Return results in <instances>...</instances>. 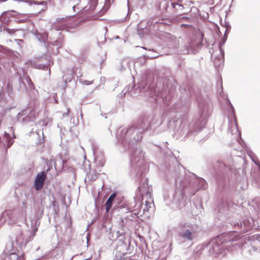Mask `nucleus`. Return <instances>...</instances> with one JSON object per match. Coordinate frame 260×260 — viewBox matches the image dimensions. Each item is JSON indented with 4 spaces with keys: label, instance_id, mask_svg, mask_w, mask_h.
Here are the masks:
<instances>
[{
    "label": "nucleus",
    "instance_id": "f257e3e1",
    "mask_svg": "<svg viewBox=\"0 0 260 260\" xmlns=\"http://www.w3.org/2000/svg\"><path fill=\"white\" fill-rule=\"evenodd\" d=\"M148 118L143 117L135 125L126 128L120 127L116 134L117 141L124 151H128L132 169L141 177L147 171L148 165L144 161V153L137 143L143 138V132L148 129L150 124Z\"/></svg>",
    "mask_w": 260,
    "mask_h": 260
},
{
    "label": "nucleus",
    "instance_id": "f03ea898",
    "mask_svg": "<svg viewBox=\"0 0 260 260\" xmlns=\"http://www.w3.org/2000/svg\"><path fill=\"white\" fill-rule=\"evenodd\" d=\"M175 182L179 188L175 191H171L168 196L165 195L164 200L167 204H175L177 207H180L183 201V189L191 188L192 190L189 193L192 196L199 189H206L208 187L207 183L204 179L198 177L192 173L186 175L183 179H180L178 174H176Z\"/></svg>",
    "mask_w": 260,
    "mask_h": 260
},
{
    "label": "nucleus",
    "instance_id": "7ed1b4c3",
    "mask_svg": "<svg viewBox=\"0 0 260 260\" xmlns=\"http://www.w3.org/2000/svg\"><path fill=\"white\" fill-rule=\"evenodd\" d=\"M199 106L201 112L200 117L190 123L187 129L181 120L176 121V124L179 125L178 127H176L174 129V135L177 138L184 134L185 137H189L190 134H195L201 131L205 125L210 115V104L204 102L200 103Z\"/></svg>",
    "mask_w": 260,
    "mask_h": 260
},
{
    "label": "nucleus",
    "instance_id": "20e7f679",
    "mask_svg": "<svg viewBox=\"0 0 260 260\" xmlns=\"http://www.w3.org/2000/svg\"><path fill=\"white\" fill-rule=\"evenodd\" d=\"M139 93H144V95L152 98L156 104L163 103L165 105L169 104V102L171 98L170 91L164 85H162L161 89L159 88L156 91V88L153 86H148L144 81L139 84L133 94L137 95Z\"/></svg>",
    "mask_w": 260,
    "mask_h": 260
},
{
    "label": "nucleus",
    "instance_id": "39448f33",
    "mask_svg": "<svg viewBox=\"0 0 260 260\" xmlns=\"http://www.w3.org/2000/svg\"><path fill=\"white\" fill-rule=\"evenodd\" d=\"M27 205L23 203L22 206L14 210L6 211L0 217V228L5 222L8 224L15 223L18 221H25L26 219Z\"/></svg>",
    "mask_w": 260,
    "mask_h": 260
},
{
    "label": "nucleus",
    "instance_id": "423d86ee",
    "mask_svg": "<svg viewBox=\"0 0 260 260\" xmlns=\"http://www.w3.org/2000/svg\"><path fill=\"white\" fill-rule=\"evenodd\" d=\"M40 222L36 220L35 223H31L32 230L31 232L26 230L23 231L21 227L17 226L15 228V243L20 248L25 247L26 244L32 240L38 230Z\"/></svg>",
    "mask_w": 260,
    "mask_h": 260
},
{
    "label": "nucleus",
    "instance_id": "0eeeda50",
    "mask_svg": "<svg viewBox=\"0 0 260 260\" xmlns=\"http://www.w3.org/2000/svg\"><path fill=\"white\" fill-rule=\"evenodd\" d=\"M223 246L221 243L217 241L216 239L210 240L208 243L205 244V249L210 255L218 256L222 254Z\"/></svg>",
    "mask_w": 260,
    "mask_h": 260
},
{
    "label": "nucleus",
    "instance_id": "6e6552de",
    "mask_svg": "<svg viewBox=\"0 0 260 260\" xmlns=\"http://www.w3.org/2000/svg\"><path fill=\"white\" fill-rule=\"evenodd\" d=\"M185 229L180 233L181 237L188 241H192L198 237L199 228L197 225H184Z\"/></svg>",
    "mask_w": 260,
    "mask_h": 260
},
{
    "label": "nucleus",
    "instance_id": "1a4fd4ad",
    "mask_svg": "<svg viewBox=\"0 0 260 260\" xmlns=\"http://www.w3.org/2000/svg\"><path fill=\"white\" fill-rule=\"evenodd\" d=\"M92 151L94 156V164L96 170L101 171L105 164V158L103 152L100 149L99 146L96 144H93Z\"/></svg>",
    "mask_w": 260,
    "mask_h": 260
},
{
    "label": "nucleus",
    "instance_id": "9d476101",
    "mask_svg": "<svg viewBox=\"0 0 260 260\" xmlns=\"http://www.w3.org/2000/svg\"><path fill=\"white\" fill-rule=\"evenodd\" d=\"M253 221L251 220L250 221L248 219H244L240 222H235L233 225L235 229H240L243 233H246L247 231L250 230L253 228Z\"/></svg>",
    "mask_w": 260,
    "mask_h": 260
},
{
    "label": "nucleus",
    "instance_id": "9b49d317",
    "mask_svg": "<svg viewBox=\"0 0 260 260\" xmlns=\"http://www.w3.org/2000/svg\"><path fill=\"white\" fill-rule=\"evenodd\" d=\"M28 110L22 111L18 114V120L23 123H26L33 121L35 119V115L34 112H28Z\"/></svg>",
    "mask_w": 260,
    "mask_h": 260
},
{
    "label": "nucleus",
    "instance_id": "f8f14e48",
    "mask_svg": "<svg viewBox=\"0 0 260 260\" xmlns=\"http://www.w3.org/2000/svg\"><path fill=\"white\" fill-rule=\"evenodd\" d=\"M229 242L233 246H238L239 247H242L244 244L241 235L235 232L230 234Z\"/></svg>",
    "mask_w": 260,
    "mask_h": 260
},
{
    "label": "nucleus",
    "instance_id": "ddd939ff",
    "mask_svg": "<svg viewBox=\"0 0 260 260\" xmlns=\"http://www.w3.org/2000/svg\"><path fill=\"white\" fill-rule=\"evenodd\" d=\"M137 206V205H136ZM153 204L151 202L149 201H145V204H142L141 203L138 205V208L141 209V213L140 216H142L143 215H145L146 216H149L150 212L153 211Z\"/></svg>",
    "mask_w": 260,
    "mask_h": 260
},
{
    "label": "nucleus",
    "instance_id": "4468645a",
    "mask_svg": "<svg viewBox=\"0 0 260 260\" xmlns=\"http://www.w3.org/2000/svg\"><path fill=\"white\" fill-rule=\"evenodd\" d=\"M46 176L47 175L45 172H42L37 174L34 182V187L37 190H39L42 188Z\"/></svg>",
    "mask_w": 260,
    "mask_h": 260
},
{
    "label": "nucleus",
    "instance_id": "2eb2a0df",
    "mask_svg": "<svg viewBox=\"0 0 260 260\" xmlns=\"http://www.w3.org/2000/svg\"><path fill=\"white\" fill-rule=\"evenodd\" d=\"M168 8L176 9V0H164L160 3L159 7L160 11L167 12Z\"/></svg>",
    "mask_w": 260,
    "mask_h": 260
},
{
    "label": "nucleus",
    "instance_id": "dca6fc26",
    "mask_svg": "<svg viewBox=\"0 0 260 260\" xmlns=\"http://www.w3.org/2000/svg\"><path fill=\"white\" fill-rule=\"evenodd\" d=\"M141 213V210L139 208H136L132 210L125 211V213H126L125 218L129 220H134L136 219L138 215H140Z\"/></svg>",
    "mask_w": 260,
    "mask_h": 260
},
{
    "label": "nucleus",
    "instance_id": "f3484780",
    "mask_svg": "<svg viewBox=\"0 0 260 260\" xmlns=\"http://www.w3.org/2000/svg\"><path fill=\"white\" fill-rule=\"evenodd\" d=\"M19 80L26 89L27 88L32 89L34 88V84L28 76L24 74L23 78L21 77H19Z\"/></svg>",
    "mask_w": 260,
    "mask_h": 260
},
{
    "label": "nucleus",
    "instance_id": "a211bd4d",
    "mask_svg": "<svg viewBox=\"0 0 260 260\" xmlns=\"http://www.w3.org/2000/svg\"><path fill=\"white\" fill-rule=\"evenodd\" d=\"M68 26L67 21L63 18H61L60 21L55 23L53 24L52 28L56 30H63Z\"/></svg>",
    "mask_w": 260,
    "mask_h": 260
},
{
    "label": "nucleus",
    "instance_id": "6ab92c4d",
    "mask_svg": "<svg viewBox=\"0 0 260 260\" xmlns=\"http://www.w3.org/2000/svg\"><path fill=\"white\" fill-rule=\"evenodd\" d=\"M2 139L0 137V143H2L4 146L7 143V147L8 148L10 147L13 143V140L11 139L10 135L6 132H5Z\"/></svg>",
    "mask_w": 260,
    "mask_h": 260
},
{
    "label": "nucleus",
    "instance_id": "aec40b11",
    "mask_svg": "<svg viewBox=\"0 0 260 260\" xmlns=\"http://www.w3.org/2000/svg\"><path fill=\"white\" fill-rule=\"evenodd\" d=\"M44 209V208L42 204H39L38 205H36V209L35 211V216L36 219L35 220L34 223H35L36 220H38L40 223L39 219L42 217V215H43ZM31 223H33V222H32Z\"/></svg>",
    "mask_w": 260,
    "mask_h": 260
},
{
    "label": "nucleus",
    "instance_id": "412c9836",
    "mask_svg": "<svg viewBox=\"0 0 260 260\" xmlns=\"http://www.w3.org/2000/svg\"><path fill=\"white\" fill-rule=\"evenodd\" d=\"M33 33L35 35L38 41L40 42L45 43L47 40L48 35L45 32H39L38 30H36L35 31H34Z\"/></svg>",
    "mask_w": 260,
    "mask_h": 260
},
{
    "label": "nucleus",
    "instance_id": "4be33fe9",
    "mask_svg": "<svg viewBox=\"0 0 260 260\" xmlns=\"http://www.w3.org/2000/svg\"><path fill=\"white\" fill-rule=\"evenodd\" d=\"M116 196V194L115 193H113L112 194L110 195L109 198L108 199L107 201H106L105 206L106 208V211L107 212H109L110 210L111 209L113 202L114 200L115 199V197Z\"/></svg>",
    "mask_w": 260,
    "mask_h": 260
},
{
    "label": "nucleus",
    "instance_id": "5701e85b",
    "mask_svg": "<svg viewBox=\"0 0 260 260\" xmlns=\"http://www.w3.org/2000/svg\"><path fill=\"white\" fill-rule=\"evenodd\" d=\"M16 250L15 249L14 243L13 241H9L7 243L5 249L4 250V253L5 255H7L8 253Z\"/></svg>",
    "mask_w": 260,
    "mask_h": 260
},
{
    "label": "nucleus",
    "instance_id": "b1692460",
    "mask_svg": "<svg viewBox=\"0 0 260 260\" xmlns=\"http://www.w3.org/2000/svg\"><path fill=\"white\" fill-rule=\"evenodd\" d=\"M203 251H205L206 252V250L205 249V244L198 245L194 250L193 254L195 257H199L201 254H202Z\"/></svg>",
    "mask_w": 260,
    "mask_h": 260
},
{
    "label": "nucleus",
    "instance_id": "393cba45",
    "mask_svg": "<svg viewBox=\"0 0 260 260\" xmlns=\"http://www.w3.org/2000/svg\"><path fill=\"white\" fill-rule=\"evenodd\" d=\"M50 43L52 45L56 46L57 49H58L61 48L62 46V40L60 37L56 40H54L50 38Z\"/></svg>",
    "mask_w": 260,
    "mask_h": 260
},
{
    "label": "nucleus",
    "instance_id": "a878e982",
    "mask_svg": "<svg viewBox=\"0 0 260 260\" xmlns=\"http://www.w3.org/2000/svg\"><path fill=\"white\" fill-rule=\"evenodd\" d=\"M228 209L227 202L225 200H222L220 202V205L219 206L218 211L221 212L222 211H224Z\"/></svg>",
    "mask_w": 260,
    "mask_h": 260
},
{
    "label": "nucleus",
    "instance_id": "bb28decb",
    "mask_svg": "<svg viewBox=\"0 0 260 260\" xmlns=\"http://www.w3.org/2000/svg\"><path fill=\"white\" fill-rule=\"evenodd\" d=\"M117 234V237L119 239V241L122 242V243L124 242V241L125 240V232L124 231L122 230L121 231H118L116 233Z\"/></svg>",
    "mask_w": 260,
    "mask_h": 260
},
{
    "label": "nucleus",
    "instance_id": "cd10ccee",
    "mask_svg": "<svg viewBox=\"0 0 260 260\" xmlns=\"http://www.w3.org/2000/svg\"><path fill=\"white\" fill-rule=\"evenodd\" d=\"M230 26L227 25L226 27V29L224 32V35H223V37L222 38V43H221V44H220V45H223L225 43V42H226L227 38H228V35L230 32Z\"/></svg>",
    "mask_w": 260,
    "mask_h": 260
},
{
    "label": "nucleus",
    "instance_id": "c85d7f7f",
    "mask_svg": "<svg viewBox=\"0 0 260 260\" xmlns=\"http://www.w3.org/2000/svg\"><path fill=\"white\" fill-rule=\"evenodd\" d=\"M16 250L12 251L8 253L6 255H8L9 259L10 260H17L18 258V255L16 252Z\"/></svg>",
    "mask_w": 260,
    "mask_h": 260
},
{
    "label": "nucleus",
    "instance_id": "c756f323",
    "mask_svg": "<svg viewBox=\"0 0 260 260\" xmlns=\"http://www.w3.org/2000/svg\"><path fill=\"white\" fill-rule=\"evenodd\" d=\"M248 154L249 155L251 160L255 165L257 166L259 164V161L258 160L257 158L254 155L252 152H248Z\"/></svg>",
    "mask_w": 260,
    "mask_h": 260
},
{
    "label": "nucleus",
    "instance_id": "7c9ffc66",
    "mask_svg": "<svg viewBox=\"0 0 260 260\" xmlns=\"http://www.w3.org/2000/svg\"><path fill=\"white\" fill-rule=\"evenodd\" d=\"M72 79H73V75H72V72H71V73L69 74L68 77H66V75H63L62 76V79L63 80V81H64V82L66 83L71 81Z\"/></svg>",
    "mask_w": 260,
    "mask_h": 260
},
{
    "label": "nucleus",
    "instance_id": "2f4dec72",
    "mask_svg": "<svg viewBox=\"0 0 260 260\" xmlns=\"http://www.w3.org/2000/svg\"><path fill=\"white\" fill-rule=\"evenodd\" d=\"M0 22H1L2 25H8L10 22V20L9 18L6 17H2L0 18Z\"/></svg>",
    "mask_w": 260,
    "mask_h": 260
},
{
    "label": "nucleus",
    "instance_id": "473e14b6",
    "mask_svg": "<svg viewBox=\"0 0 260 260\" xmlns=\"http://www.w3.org/2000/svg\"><path fill=\"white\" fill-rule=\"evenodd\" d=\"M124 253H116L115 257L113 260H124Z\"/></svg>",
    "mask_w": 260,
    "mask_h": 260
},
{
    "label": "nucleus",
    "instance_id": "72a5a7b5",
    "mask_svg": "<svg viewBox=\"0 0 260 260\" xmlns=\"http://www.w3.org/2000/svg\"><path fill=\"white\" fill-rule=\"evenodd\" d=\"M228 103L229 104L230 107H231V108L232 109V114H233V116L234 117V122H235V126L236 127H237V123L236 122V117H235V109H234V108L233 106V105L231 103L230 101L229 100H228Z\"/></svg>",
    "mask_w": 260,
    "mask_h": 260
},
{
    "label": "nucleus",
    "instance_id": "f704fd0d",
    "mask_svg": "<svg viewBox=\"0 0 260 260\" xmlns=\"http://www.w3.org/2000/svg\"><path fill=\"white\" fill-rule=\"evenodd\" d=\"M181 2V0H178V2H176V9H174L175 11H178L179 10H182L183 6L182 5L179 3Z\"/></svg>",
    "mask_w": 260,
    "mask_h": 260
},
{
    "label": "nucleus",
    "instance_id": "c9c22d12",
    "mask_svg": "<svg viewBox=\"0 0 260 260\" xmlns=\"http://www.w3.org/2000/svg\"><path fill=\"white\" fill-rule=\"evenodd\" d=\"M35 4L37 5H41V8H40V10L41 11H43L45 10V9L46 8V2L42 1L41 2H35Z\"/></svg>",
    "mask_w": 260,
    "mask_h": 260
},
{
    "label": "nucleus",
    "instance_id": "e433bc0d",
    "mask_svg": "<svg viewBox=\"0 0 260 260\" xmlns=\"http://www.w3.org/2000/svg\"><path fill=\"white\" fill-rule=\"evenodd\" d=\"M220 52L221 55V57L217 58V60H219L220 61V63L224 61V52L223 49H222L220 47Z\"/></svg>",
    "mask_w": 260,
    "mask_h": 260
},
{
    "label": "nucleus",
    "instance_id": "4c0bfd02",
    "mask_svg": "<svg viewBox=\"0 0 260 260\" xmlns=\"http://www.w3.org/2000/svg\"><path fill=\"white\" fill-rule=\"evenodd\" d=\"M36 68L40 69H42L44 70H47V68H48L47 66H46L45 64H39L36 65Z\"/></svg>",
    "mask_w": 260,
    "mask_h": 260
},
{
    "label": "nucleus",
    "instance_id": "58836bf2",
    "mask_svg": "<svg viewBox=\"0 0 260 260\" xmlns=\"http://www.w3.org/2000/svg\"><path fill=\"white\" fill-rule=\"evenodd\" d=\"M216 166L219 167L220 169H222L225 167V164L220 160H218L216 162Z\"/></svg>",
    "mask_w": 260,
    "mask_h": 260
},
{
    "label": "nucleus",
    "instance_id": "ea45409f",
    "mask_svg": "<svg viewBox=\"0 0 260 260\" xmlns=\"http://www.w3.org/2000/svg\"><path fill=\"white\" fill-rule=\"evenodd\" d=\"M80 83H82L83 84H85V85H90V84H92L93 83V81H88V80H80Z\"/></svg>",
    "mask_w": 260,
    "mask_h": 260
},
{
    "label": "nucleus",
    "instance_id": "a19ab883",
    "mask_svg": "<svg viewBox=\"0 0 260 260\" xmlns=\"http://www.w3.org/2000/svg\"><path fill=\"white\" fill-rule=\"evenodd\" d=\"M127 7H128V13H127V16H126V18H127L128 17V16L129 15V14L130 13L129 0H127Z\"/></svg>",
    "mask_w": 260,
    "mask_h": 260
},
{
    "label": "nucleus",
    "instance_id": "79ce46f5",
    "mask_svg": "<svg viewBox=\"0 0 260 260\" xmlns=\"http://www.w3.org/2000/svg\"><path fill=\"white\" fill-rule=\"evenodd\" d=\"M145 2L144 0H139L138 4L140 6H142L143 4H144Z\"/></svg>",
    "mask_w": 260,
    "mask_h": 260
},
{
    "label": "nucleus",
    "instance_id": "37998d69",
    "mask_svg": "<svg viewBox=\"0 0 260 260\" xmlns=\"http://www.w3.org/2000/svg\"><path fill=\"white\" fill-rule=\"evenodd\" d=\"M69 112H70V109H69V108H68L67 112L66 113H64L63 114V116H65L66 115H68L69 114Z\"/></svg>",
    "mask_w": 260,
    "mask_h": 260
},
{
    "label": "nucleus",
    "instance_id": "c03bdc74",
    "mask_svg": "<svg viewBox=\"0 0 260 260\" xmlns=\"http://www.w3.org/2000/svg\"><path fill=\"white\" fill-rule=\"evenodd\" d=\"M181 19L189 20V18L187 17H182L180 18Z\"/></svg>",
    "mask_w": 260,
    "mask_h": 260
},
{
    "label": "nucleus",
    "instance_id": "a18cd8bd",
    "mask_svg": "<svg viewBox=\"0 0 260 260\" xmlns=\"http://www.w3.org/2000/svg\"><path fill=\"white\" fill-rule=\"evenodd\" d=\"M17 41L19 42V43H18V44H19V43H20V42H23V40H21V39H19Z\"/></svg>",
    "mask_w": 260,
    "mask_h": 260
},
{
    "label": "nucleus",
    "instance_id": "49530a36",
    "mask_svg": "<svg viewBox=\"0 0 260 260\" xmlns=\"http://www.w3.org/2000/svg\"><path fill=\"white\" fill-rule=\"evenodd\" d=\"M17 41L19 42V43H18V44H19V43H20V42H23V40H21V39H19Z\"/></svg>",
    "mask_w": 260,
    "mask_h": 260
},
{
    "label": "nucleus",
    "instance_id": "de8ad7c7",
    "mask_svg": "<svg viewBox=\"0 0 260 260\" xmlns=\"http://www.w3.org/2000/svg\"><path fill=\"white\" fill-rule=\"evenodd\" d=\"M17 41L19 42V43H18V44H19V43H20V42H23V40H21V39H19Z\"/></svg>",
    "mask_w": 260,
    "mask_h": 260
},
{
    "label": "nucleus",
    "instance_id": "09e8293b",
    "mask_svg": "<svg viewBox=\"0 0 260 260\" xmlns=\"http://www.w3.org/2000/svg\"><path fill=\"white\" fill-rule=\"evenodd\" d=\"M76 7H77V6L75 5L73 6V9L74 11H75V9Z\"/></svg>",
    "mask_w": 260,
    "mask_h": 260
},
{
    "label": "nucleus",
    "instance_id": "8fccbe9b",
    "mask_svg": "<svg viewBox=\"0 0 260 260\" xmlns=\"http://www.w3.org/2000/svg\"><path fill=\"white\" fill-rule=\"evenodd\" d=\"M51 204H52V205L53 206H55V202H54V201H53V202H52V203H51Z\"/></svg>",
    "mask_w": 260,
    "mask_h": 260
},
{
    "label": "nucleus",
    "instance_id": "3c124183",
    "mask_svg": "<svg viewBox=\"0 0 260 260\" xmlns=\"http://www.w3.org/2000/svg\"><path fill=\"white\" fill-rule=\"evenodd\" d=\"M133 86H132V87H131V91H130V92H131L132 93V92H133Z\"/></svg>",
    "mask_w": 260,
    "mask_h": 260
},
{
    "label": "nucleus",
    "instance_id": "603ef678",
    "mask_svg": "<svg viewBox=\"0 0 260 260\" xmlns=\"http://www.w3.org/2000/svg\"><path fill=\"white\" fill-rule=\"evenodd\" d=\"M257 166L258 167L259 170H260V163H259V164L258 165H257Z\"/></svg>",
    "mask_w": 260,
    "mask_h": 260
},
{
    "label": "nucleus",
    "instance_id": "864d4df0",
    "mask_svg": "<svg viewBox=\"0 0 260 260\" xmlns=\"http://www.w3.org/2000/svg\"><path fill=\"white\" fill-rule=\"evenodd\" d=\"M95 178H96V177H95V178H94V177H93L91 179V180H92V179H93V180H95Z\"/></svg>",
    "mask_w": 260,
    "mask_h": 260
},
{
    "label": "nucleus",
    "instance_id": "5fc2aeb1",
    "mask_svg": "<svg viewBox=\"0 0 260 260\" xmlns=\"http://www.w3.org/2000/svg\"><path fill=\"white\" fill-rule=\"evenodd\" d=\"M119 36H116V39H119Z\"/></svg>",
    "mask_w": 260,
    "mask_h": 260
},
{
    "label": "nucleus",
    "instance_id": "6e6d98bb",
    "mask_svg": "<svg viewBox=\"0 0 260 260\" xmlns=\"http://www.w3.org/2000/svg\"><path fill=\"white\" fill-rule=\"evenodd\" d=\"M122 206H120L119 207V208H120V209H122L123 208H124V207H121Z\"/></svg>",
    "mask_w": 260,
    "mask_h": 260
},
{
    "label": "nucleus",
    "instance_id": "4d7b16f0",
    "mask_svg": "<svg viewBox=\"0 0 260 260\" xmlns=\"http://www.w3.org/2000/svg\"><path fill=\"white\" fill-rule=\"evenodd\" d=\"M142 28L140 26H138V28Z\"/></svg>",
    "mask_w": 260,
    "mask_h": 260
},
{
    "label": "nucleus",
    "instance_id": "13d9d810",
    "mask_svg": "<svg viewBox=\"0 0 260 260\" xmlns=\"http://www.w3.org/2000/svg\"><path fill=\"white\" fill-rule=\"evenodd\" d=\"M183 25L185 26V25H187V24H183L181 25V26H183Z\"/></svg>",
    "mask_w": 260,
    "mask_h": 260
},
{
    "label": "nucleus",
    "instance_id": "bf43d9fd",
    "mask_svg": "<svg viewBox=\"0 0 260 260\" xmlns=\"http://www.w3.org/2000/svg\"><path fill=\"white\" fill-rule=\"evenodd\" d=\"M55 103H57V100L55 99Z\"/></svg>",
    "mask_w": 260,
    "mask_h": 260
},
{
    "label": "nucleus",
    "instance_id": "052dcab7",
    "mask_svg": "<svg viewBox=\"0 0 260 260\" xmlns=\"http://www.w3.org/2000/svg\"><path fill=\"white\" fill-rule=\"evenodd\" d=\"M101 115L102 116H103V113H102V112L101 113Z\"/></svg>",
    "mask_w": 260,
    "mask_h": 260
},
{
    "label": "nucleus",
    "instance_id": "680f3d73",
    "mask_svg": "<svg viewBox=\"0 0 260 260\" xmlns=\"http://www.w3.org/2000/svg\"><path fill=\"white\" fill-rule=\"evenodd\" d=\"M121 222L122 223V225L123 224V220L121 221Z\"/></svg>",
    "mask_w": 260,
    "mask_h": 260
},
{
    "label": "nucleus",
    "instance_id": "e2e57ef3",
    "mask_svg": "<svg viewBox=\"0 0 260 260\" xmlns=\"http://www.w3.org/2000/svg\"><path fill=\"white\" fill-rule=\"evenodd\" d=\"M51 73V71H50V70L49 69V74H50Z\"/></svg>",
    "mask_w": 260,
    "mask_h": 260
},
{
    "label": "nucleus",
    "instance_id": "0e129e2a",
    "mask_svg": "<svg viewBox=\"0 0 260 260\" xmlns=\"http://www.w3.org/2000/svg\"><path fill=\"white\" fill-rule=\"evenodd\" d=\"M129 209H129V208H127V209H126V210H129Z\"/></svg>",
    "mask_w": 260,
    "mask_h": 260
},
{
    "label": "nucleus",
    "instance_id": "69168bd1",
    "mask_svg": "<svg viewBox=\"0 0 260 260\" xmlns=\"http://www.w3.org/2000/svg\"><path fill=\"white\" fill-rule=\"evenodd\" d=\"M85 260H87V259H85Z\"/></svg>",
    "mask_w": 260,
    "mask_h": 260
}]
</instances>
